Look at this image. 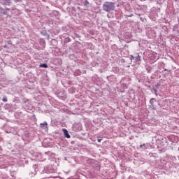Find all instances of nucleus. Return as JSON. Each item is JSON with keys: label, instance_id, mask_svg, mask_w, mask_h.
<instances>
[{"label": "nucleus", "instance_id": "obj_3", "mask_svg": "<svg viewBox=\"0 0 179 179\" xmlns=\"http://www.w3.org/2000/svg\"><path fill=\"white\" fill-rule=\"evenodd\" d=\"M156 99L155 98H151L150 99V105H149V108L150 110H156V105L155 104V103H156Z\"/></svg>", "mask_w": 179, "mask_h": 179}, {"label": "nucleus", "instance_id": "obj_24", "mask_svg": "<svg viewBox=\"0 0 179 179\" xmlns=\"http://www.w3.org/2000/svg\"><path fill=\"white\" fill-rule=\"evenodd\" d=\"M76 75H78V76H80V70H76V72H75Z\"/></svg>", "mask_w": 179, "mask_h": 179}, {"label": "nucleus", "instance_id": "obj_28", "mask_svg": "<svg viewBox=\"0 0 179 179\" xmlns=\"http://www.w3.org/2000/svg\"><path fill=\"white\" fill-rule=\"evenodd\" d=\"M153 90H154V92H155V93H157V88H153Z\"/></svg>", "mask_w": 179, "mask_h": 179}, {"label": "nucleus", "instance_id": "obj_25", "mask_svg": "<svg viewBox=\"0 0 179 179\" xmlns=\"http://www.w3.org/2000/svg\"><path fill=\"white\" fill-rule=\"evenodd\" d=\"M93 162H94L93 159H88V160H87V163H88L89 164H92V163H93Z\"/></svg>", "mask_w": 179, "mask_h": 179}, {"label": "nucleus", "instance_id": "obj_1", "mask_svg": "<svg viewBox=\"0 0 179 179\" xmlns=\"http://www.w3.org/2000/svg\"><path fill=\"white\" fill-rule=\"evenodd\" d=\"M102 8L104 12H108V13H110V12H112V10H115V3L106 1L103 3Z\"/></svg>", "mask_w": 179, "mask_h": 179}, {"label": "nucleus", "instance_id": "obj_40", "mask_svg": "<svg viewBox=\"0 0 179 179\" xmlns=\"http://www.w3.org/2000/svg\"><path fill=\"white\" fill-rule=\"evenodd\" d=\"M178 2H179V0H178Z\"/></svg>", "mask_w": 179, "mask_h": 179}, {"label": "nucleus", "instance_id": "obj_23", "mask_svg": "<svg viewBox=\"0 0 179 179\" xmlns=\"http://www.w3.org/2000/svg\"><path fill=\"white\" fill-rule=\"evenodd\" d=\"M2 101H3V103H6V101H8V98L6 96H4L3 99H2Z\"/></svg>", "mask_w": 179, "mask_h": 179}, {"label": "nucleus", "instance_id": "obj_26", "mask_svg": "<svg viewBox=\"0 0 179 179\" xmlns=\"http://www.w3.org/2000/svg\"><path fill=\"white\" fill-rule=\"evenodd\" d=\"M0 179H6V176L5 175L0 176Z\"/></svg>", "mask_w": 179, "mask_h": 179}, {"label": "nucleus", "instance_id": "obj_16", "mask_svg": "<svg viewBox=\"0 0 179 179\" xmlns=\"http://www.w3.org/2000/svg\"><path fill=\"white\" fill-rule=\"evenodd\" d=\"M150 157H155L156 159V157H157V153H150Z\"/></svg>", "mask_w": 179, "mask_h": 179}, {"label": "nucleus", "instance_id": "obj_19", "mask_svg": "<svg viewBox=\"0 0 179 179\" xmlns=\"http://www.w3.org/2000/svg\"><path fill=\"white\" fill-rule=\"evenodd\" d=\"M80 36L78 34H74V36H73V38H79Z\"/></svg>", "mask_w": 179, "mask_h": 179}, {"label": "nucleus", "instance_id": "obj_9", "mask_svg": "<svg viewBox=\"0 0 179 179\" xmlns=\"http://www.w3.org/2000/svg\"><path fill=\"white\" fill-rule=\"evenodd\" d=\"M64 44H68V43H71V38L69 36L66 37L64 40Z\"/></svg>", "mask_w": 179, "mask_h": 179}, {"label": "nucleus", "instance_id": "obj_18", "mask_svg": "<svg viewBox=\"0 0 179 179\" xmlns=\"http://www.w3.org/2000/svg\"><path fill=\"white\" fill-rule=\"evenodd\" d=\"M33 169L34 170L35 173L38 171V168H37V165H34Z\"/></svg>", "mask_w": 179, "mask_h": 179}, {"label": "nucleus", "instance_id": "obj_6", "mask_svg": "<svg viewBox=\"0 0 179 179\" xmlns=\"http://www.w3.org/2000/svg\"><path fill=\"white\" fill-rule=\"evenodd\" d=\"M62 131L64 132V138H67V139L71 138V135L66 130V129H62Z\"/></svg>", "mask_w": 179, "mask_h": 179}, {"label": "nucleus", "instance_id": "obj_12", "mask_svg": "<svg viewBox=\"0 0 179 179\" xmlns=\"http://www.w3.org/2000/svg\"><path fill=\"white\" fill-rule=\"evenodd\" d=\"M7 12L3 8L0 7V15H6Z\"/></svg>", "mask_w": 179, "mask_h": 179}, {"label": "nucleus", "instance_id": "obj_36", "mask_svg": "<svg viewBox=\"0 0 179 179\" xmlns=\"http://www.w3.org/2000/svg\"><path fill=\"white\" fill-rule=\"evenodd\" d=\"M52 41H55V39H52Z\"/></svg>", "mask_w": 179, "mask_h": 179}, {"label": "nucleus", "instance_id": "obj_15", "mask_svg": "<svg viewBox=\"0 0 179 179\" xmlns=\"http://www.w3.org/2000/svg\"><path fill=\"white\" fill-rule=\"evenodd\" d=\"M145 69H146L148 73H150V72H151V71H152V67H151V66H147V67L145 68Z\"/></svg>", "mask_w": 179, "mask_h": 179}, {"label": "nucleus", "instance_id": "obj_11", "mask_svg": "<svg viewBox=\"0 0 179 179\" xmlns=\"http://www.w3.org/2000/svg\"><path fill=\"white\" fill-rule=\"evenodd\" d=\"M41 34H42V36H46L47 37H50V35H48V33H47V31L45 30L41 31Z\"/></svg>", "mask_w": 179, "mask_h": 179}, {"label": "nucleus", "instance_id": "obj_39", "mask_svg": "<svg viewBox=\"0 0 179 179\" xmlns=\"http://www.w3.org/2000/svg\"><path fill=\"white\" fill-rule=\"evenodd\" d=\"M164 71H167V69H164Z\"/></svg>", "mask_w": 179, "mask_h": 179}, {"label": "nucleus", "instance_id": "obj_31", "mask_svg": "<svg viewBox=\"0 0 179 179\" xmlns=\"http://www.w3.org/2000/svg\"><path fill=\"white\" fill-rule=\"evenodd\" d=\"M6 47H8V45H3V48H6Z\"/></svg>", "mask_w": 179, "mask_h": 179}, {"label": "nucleus", "instance_id": "obj_10", "mask_svg": "<svg viewBox=\"0 0 179 179\" xmlns=\"http://www.w3.org/2000/svg\"><path fill=\"white\" fill-rule=\"evenodd\" d=\"M52 15L55 16L56 18H58V16L59 15V12H58L57 10H53Z\"/></svg>", "mask_w": 179, "mask_h": 179}, {"label": "nucleus", "instance_id": "obj_13", "mask_svg": "<svg viewBox=\"0 0 179 179\" xmlns=\"http://www.w3.org/2000/svg\"><path fill=\"white\" fill-rule=\"evenodd\" d=\"M39 67H40V68H48V64H45V63H44V64H41L39 65Z\"/></svg>", "mask_w": 179, "mask_h": 179}, {"label": "nucleus", "instance_id": "obj_38", "mask_svg": "<svg viewBox=\"0 0 179 179\" xmlns=\"http://www.w3.org/2000/svg\"><path fill=\"white\" fill-rule=\"evenodd\" d=\"M64 160H66V157L64 158Z\"/></svg>", "mask_w": 179, "mask_h": 179}, {"label": "nucleus", "instance_id": "obj_8", "mask_svg": "<svg viewBox=\"0 0 179 179\" xmlns=\"http://www.w3.org/2000/svg\"><path fill=\"white\" fill-rule=\"evenodd\" d=\"M141 55H137L136 57H134V63H136V62H141Z\"/></svg>", "mask_w": 179, "mask_h": 179}, {"label": "nucleus", "instance_id": "obj_14", "mask_svg": "<svg viewBox=\"0 0 179 179\" xmlns=\"http://www.w3.org/2000/svg\"><path fill=\"white\" fill-rule=\"evenodd\" d=\"M40 44L41 45H43V47H45V41H44L43 39H41Z\"/></svg>", "mask_w": 179, "mask_h": 179}, {"label": "nucleus", "instance_id": "obj_37", "mask_svg": "<svg viewBox=\"0 0 179 179\" xmlns=\"http://www.w3.org/2000/svg\"><path fill=\"white\" fill-rule=\"evenodd\" d=\"M138 16H141V14H138Z\"/></svg>", "mask_w": 179, "mask_h": 179}, {"label": "nucleus", "instance_id": "obj_20", "mask_svg": "<svg viewBox=\"0 0 179 179\" xmlns=\"http://www.w3.org/2000/svg\"><path fill=\"white\" fill-rule=\"evenodd\" d=\"M121 87H122V89H127V84H125V83H122V84H121Z\"/></svg>", "mask_w": 179, "mask_h": 179}, {"label": "nucleus", "instance_id": "obj_30", "mask_svg": "<svg viewBox=\"0 0 179 179\" xmlns=\"http://www.w3.org/2000/svg\"><path fill=\"white\" fill-rule=\"evenodd\" d=\"M143 146H145V143H143V145H140V148L142 149Z\"/></svg>", "mask_w": 179, "mask_h": 179}, {"label": "nucleus", "instance_id": "obj_29", "mask_svg": "<svg viewBox=\"0 0 179 179\" xmlns=\"http://www.w3.org/2000/svg\"><path fill=\"white\" fill-rule=\"evenodd\" d=\"M14 2H16V3H17V2H22V0H14Z\"/></svg>", "mask_w": 179, "mask_h": 179}, {"label": "nucleus", "instance_id": "obj_22", "mask_svg": "<svg viewBox=\"0 0 179 179\" xmlns=\"http://www.w3.org/2000/svg\"><path fill=\"white\" fill-rule=\"evenodd\" d=\"M130 59H131V62H132L133 61H135V57H134V55H130Z\"/></svg>", "mask_w": 179, "mask_h": 179}, {"label": "nucleus", "instance_id": "obj_17", "mask_svg": "<svg viewBox=\"0 0 179 179\" xmlns=\"http://www.w3.org/2000/svg\"><path fill=\"white\" fill-rule=\"evenodd\" d=\"M134 16V14H130V15H124L125 19H128V17H132Z\"/></svg>", "mask_w": 179, "mask_h": 179}, {"label": "nucleus", "instance_id": "obj_34", "mask_svg": "<svg viewBox=\"0 0 179 179\" xmlns=\"http://www.w3.org/2000/svg\"><path fill=\"white\" fill-rule=\"evenodd\" d=\"M6 9L7 10H10V9H9V8H6Z\"/></svg>", "mask_w": 179, "mask_h": 179}, {"label": "nucleus", "instance_id": "obj_21", "mask_svg": "<svg viewBox=\"0 0 179 179\" xmlns=\"http://www.w3.org/2000/svg\"><path fill=\"white\" fill-rule=\"evenodd\" d=\"M89 5V1L87 0H84V6H87Z\"/></svg>", "mask_w": 179, "mask_h": 179}, {"label": "nucleus", "instance_id": "obj_32", "mask_svg": "<svg viewBox=\"0 0 179 179\" xmlns=\"http://www.w3.org/2000/svg\"><path fill=\"white\" fill-rule=\"evenodd\" d=\"M50 152H45V155H48Z\"/></svg>", "mask_w": 179, "mask_h": 179}, {"label": "nucleus", "instance_id": "obj_33", "mask_svg": "<svg viewBox=\"0 0 179 179\" xmlns=\"http://www.w3.org/2000/svg\"><path fill=\"white\" fill-rule=\"evenodd\" d=\"M156 86H160V84H159V83H157Z\"/></svg>", "mask_w": 179, "mask_h": 179}, {"label": "nucleus", "instance_id": "obj_4", "mask_svg": "<svg viewBox=\"0 0 179 179\" xmlns=\"http://www.w3.org/2000/svg\"><path fill=\"white\" fill-rule=\"evenodd\" d=\"M0 3L6 6H10L12 5V0H0Z\"/></svg>", "mask_w": 179, "mask_h": 179}, {"label": "nucleus", "instance_id": "obj_2", "mask_svg": "<svg viewBox=\"0 0 179 179\" xmlns=\"http://www.w3.org/2000/svg\"><path fill=\"white\" fill-rule=\"evenodd\" d=\"M44 173L46 174H51L55 173V169H54L52 165H49L44 168L43 171H42V174H44Z\"/></svg>", "mask_w": 179, "mask_h": 179}, {"label": "nucleus", "instance_id": "obj_27", "mask_svg": "<svg viewBox=\"0 0 179 179\" xmlns=\"http://www.w3.org/2000/svg\"><path fill=\"white\" fill-rule=\"evenodd\" d=\"M101 141H103L102 138H97V141H98L99 143L101 142Z\"/></svg>", "mask_w": 179, "mask_h": 179}, {"label": "nucleus", "instance_id": "obj_5", "mask_svg": "<svg viewBox=\"0 0 179 179\" xmlns=\"http://www.w3.org/2000/svg\"><path fill=\"white\" fill-rule=\"evenodd\" d=\"M42 146H43L44 148H50V146H51V143L47 141V140H44L42 142Z\"/></svg>", "mask_w": 179, "mask_h": 179}, {"label": "nucleus", "instance_id": "obj_35", "mask_svg": "<svg viewBox=\"0 0 179 179\" xmlns=\"http://www.w3.org/2000/svg\"><path fill=\"white\" fill-rule=\"evenodd\" d=\"M1 141H2V138L0 137V142H1Z\"/></svg>", "mask_w": 179, "mask_h": 179}, {"label": "nucleus", "instance_id": "obj_7", "mask_svg": "<svg viewBox=\"0 0 179 179\" xmlns=\"http://www.w3.org/2000/svg\"><path fill=\"white\" fill-rule=\"evenodd\" d=\"M41 128H43L45 131H48V124H47V122H45L44 123L40 124Z\"/></svg>", "mask_w": 179, "mask_h": 179}]
</instances>
